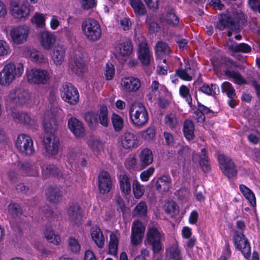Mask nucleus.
<instances>
[{"instance_id": "obj_1", "label": "nucleus", "mask_w": 260, "mask_h": 260, "mask_svg": "<svg viewBox=\"0 0 260 260\" xmlns=\"http://www.w3.org/2000/svg\"><path fill=\"white\" fill-rule=\"evenodd\" d=\"M132 124L136 128H142L148 122V113L145 107L140 102L133 103L129 110Z\"/></svg>"}, {"instance_id": "obj_2", "label": "nucleus", "mask_w": 260, "mask_h": 260, "mask_svg": "<svg viewBox=\"0 0 260 260\" xmlns=\"http://www.w3.org/2000/svg\"><path fill=\"white\" fill-rule=\"evenodd\" d=\"M23 66L21 63L6 64L0 72V84L9 85L17 77H20L23 72Z\"/></svg>"}, {"instance_id": "obj_3", "label": "nucleus", "mask_w": 260, "mask_h": 260, "mask_svg": "<svg viewBox=\"0 0 260 260\" xmlns=\"http://www.w3.org/2000/svg\"><path fill=\"white\" fill-rule=\"evenodd\" d=\"M82 30L86 39L96 42L102 37V29L99 22L93 18H87L82 22Z\"/></svg>"}, {"instance_id": "obj_4", "label": "nucleus", "mask_w": 260, "mask_h": 260, "mask_svg": "<svg viewBox=\"0 0 260 260\" xmlns=\"http://www.w3.org/2000/svg\"><path fill=\"white\" fill-rule=\"evenodd\" d=\"M216 28L222 30L225 28H228L230 30L228 31L227 35L230 37L232 35V31L238 32L240 31L241 27L240 22L238 20H235L232 17L227 15H221L219 18L218 21L215 25Z\"/></svg>"}, {"instance_id": "obj_5", "label": "nucleus", "mask_w": 260, "mask_h": 260, "mask_svg": "<svg viewBox=\"0 0 260 260\" xmlns=\"http://www.w3.org/2000/svg\"><path fill=\"white\" fill-rule=\"evenodd\" d=\"M62 99L71 105L77 104L79 100V94L77 89L70 83L66 82L62 85L61 90Z\"/></svg>"}, {"instance_id": "obj_6", "label": "nucleus", "mask_w": 260, "mask_h": 260, "mask_svg": "<svg viewBox=\"0 0 260 260\" xmlns=\"http://www.w3.org/2000/svg\"><path fill=\"white\" fill-rule=\"evenodd\" d=\"M27 81L35 84H45L50 79V74L45 70L32 69L27 72Z\"/></svg>"}, {"instance_id": "obj_7", "label": "nucleus", "mask_w": 260, "mask_h": 260, "mask_svg": "<svg viewBox=\"0 0 260 260\" xmlns=\"http://www.w3.org/2000/svg\"><path fill=\"white\" fill-rule=\"evenodd\" d=\"M163 234L156 228H150L147 233V240L152 246V250L157 253L162 249L161 239Z\"/></svg>"}, {"instance_id": "obj_8", "label": "nucleus", "mask_w": 260, "mask_h": 260, "mask_svg": "<svg viewBox=\"0 0 260 260\" xmlns=\"http://www.w3.org/2000/svg\"><path fill=\"white\" fill-rule=\"evenodd\" d=\"M16 146L21 153L25 155H31L35 151L31 138L24 134L18 136L16 141Z\"/></svg>"}, {"instance_id": "obj_9", "label": "nucleus", "mask_w": 260, "mask_h": 260, "mask_svg": "<svg viewBox=\"0 0 260 260\" xmlns=\"http://www.w3.org/2000/svg\"><path fill=\"white\" fill-rule=\"evenodd\" d=\"M10 5L12 15L15 18L25 19L29 15L30 9L24 5L23 0H12Z\"/></svg>"}, {"instance_id": "obj_10", "label": "nucleus", "mask_w": 260, "mask_h": 260, "mask_svg": "<svg viewBox=\"0 0 260 260\" xmlns=\"http://www.w3.org/2000/svg\"><path fill=\"white\" fill-rule=\"evenodd\" d=\"M234 239L237 248L241 251L244 257H248L251 254V249L249 243L245 236L242 233L236 231Z\"/></svg>"}, {"instance_id": "obj_11", "label": "nucleus", "mask_w": 260, "mask_h": 260, "mask_svg": "<svg viewBox=\"0 0 260 260\" xmlns=\"http://www.w3.org/2000/svg\"><path fill=\"white\" fill-rule=\"evenodd\" d=\"M6 99L13 104L20 105L26 103L30 99V95L25 90L18 89L10 91L7 95Z\"/></svg>"}, {"instance_id": "obj_12", "label": "nucleus", "mask_w": 260, "mask_h": 260, "mask_svg": "<svg viewBox=\"0 0 260 260\" xmlns=\"http://www.w3.org/2000/svg\"><path fill=\"white\" fill-rule=\"evenodd\" d=\"M28 31L27 25H20L14 27L10 31V35L15 43L20 44L26 40Z\"/></svg>"}, {"instance_id": "obj_13", "label": "nucleus", "mask_w": 260, "mask_h": 260, "mask_svg": "<svg viewBox=\"0 0 260 260\" xmlns=\"http://www.w3.org/2000/svg\"><path fill=\"white\" fill-rule=\"evenodd\" d=\"M145 230V228L142 222L138 220L133 222L131 236V241L133 245H138L142 242Z\"/></svg>"}, {"instance_id": "obj_14", "label": "nucleus", "mask_w": 260, "mask_h": 260, "mask_svg": "<svg viewBox=\"0 0 260 260\" xmlns=\"http://www.w3.org/2000/svg\"><path fill=\"white\" fill-rule=\"evenodd\" d=\"M112 180L109 173L105 171H101L98 177V187L102 194L108 193L112 188Z\"/></svg>"}, {"instance_id": "obj_15", "label": "nucleus", "mask_w": 260, "mask_h": 260, "mask_svg": "<svg viewBox=\"0 0 260 260\" xmlns=\"http://www.w3.org/2000/svg\"><path fill=\"white\" fill-rule=\"evenodd\" d=\"M122 89L126 93L137 91L141 87L139 79L134 77H125L121 80Z\"/></svg>"}, {"instance_id": "obj_16", "label": "nucleus", "mask_w": 260, "mask_h": 260, "mask_svg": "<svg viewBox=\"0 0 260 260\" xmlns=\"http://www.w3.org/2000/svg\"><path fill=\"white\" fill-rule=\"evenodd\" d=\"M69 67L70 72L78 76L82 75L87 71L83 59L79 55L74 56Z\"/></svg>"}, {"instance_id": "obj_17", "label": "nucleus", "mask_w": 260, "mask_h": 260, "mask_svg": "<svg viewBox=\"0 0 260 260\" xmlns=\"http://www.w3.org/2000/svg\"><path fill=\"white\" fill-rule=\"evenodd\" d=\"M120 142L123 148L129 149L137 147L139 141L134 134L125 132L120 137Z\"/></svg>"}, {"instance_id": "obj_18", "label": "nucleus", "mask_w": 260, "mask_h": 260, "mask_svg": "<svg viewBox=\"0 0 260 260\" xmlns=\"http://www.w3.org/2000/svg\"><path fill=\"white\" fill-rule=\"evenodd\" d=\"M67 215L72 223H79L82 219V212L79 205L75 203L71 204L67 210Z\"/></svg>"}, {"instance_id": "obj_19", "label": "nucleus", "mask_w": 260, "mask_h": 260, "mask_svg": "<svg viewBox=\"0 0 260 260\" xmlns=\"http://www.w3.org/2000/svg\"><path fill=\"white\" fill-rule=\"evenodd\" d=\"M139 58L143 66H148L150 64L153 60L152 54L150 53L147 45L144 42L139 44Z\"/></svg>"}, {"instance_id": "obj_20", "label": "nucleus", "mask_w": 260, "mask_h": 260, "mask_svg": "<svg viewBox=\"0 0 260 260\" xmlns=\"http://www.w3.org/2000/svg\"><path fill=\"white\" fill-rule=\"evenodd\" d=\"M68 127L76 137L81 138L84 136L85 133L83 123L75 117H72L68 120Z\"/></svg>"}, {"instance_id": "obj_21", "label": "nucleus", "mask_w": 260, "mask_h": 260, "mask_svg": "<svg viewBox=\"0 0 260 260\" xmlns=\"http://www.w3.org/2000/svg\"><path fill=\"white\" fill-rule=\"evenodd\" d=\"M46 152L50 155H55L58 151L59 140L53 135L47 136L44 140Z\"/></svg>"}, {"instance_id": "obj_22", "label": "nucleus", "mask_w": 260, "mask_h": 260, "mask_svg": "<svg viewBox=\"0 0 260 260\" xmlns=\"http://www.w3.org/2000/svg\"><path fill=\"white\" fill-rule=\"evenodd\" d=\"M40 39L42 46L46 50H49L56 42L54 34L47 30L41 32Z\"/></svg>"}, {"instance_id": "obj_23", "label": "nucleus", "mask_w": 260, "mask_h": 260, "mask_svg": "<svg viewBox=\"0 0 260 260\" xmlns=\"http://www.w3.org/2000/svg\"><path fill=\"white\" fill-rule=\"evenodd\" d=\"M45 193L47 200L51 203L57 204L61 200V191L57 187L49 186L46 188Z\"/></svg>"}, {"instance_id": "obj_24", "label": "nucleus", "mask_w": 260, "mask_h": 260, "mask_svg": "<svg viewBox=\"0 0 260 260\" xmlns=\"http://www.w3.org/2000/svg\"><path fill=\"white\" fill-rule=\"evenodd\" d=\"M92 240L99 248H103L105 245V238L101 229L98 226H93L90 231Z\"/></svg>"}, {"instance_id": "obj_25", "label": "nucleus", "mask_w": 260, "mask_h": 260, "mask_svg": "<svg viewBox=\"0 0 260 260\" xmlns=\"http://www.w3.org/2000/svg\"><path fill=\"white\" fill-rule=\"evenodd\" d=\"M155 51L156 56L160 58L169 56L172 53V51L169 45L162 41H159L156 44Z\"/></svg>"}, {"instance_id": "obj_26", "label": "nucleus", "mask_w": 260, "mask_h": 260, "mask_svg": "<svg viewBox=\"0 0 260 260\" xmlns=\"http://www.w3.org/2000/svg\"><path fill=\"white\" fill-rule=\"evenodd\" d=\"M65 49L60 45L55 46L52 52V58L54 63L57 66L61 65L64 61L65 57Z\"/></svg>"}, {"instance_id": "obj_27", "label": "nucleus", "mask_w": 260, "mask_h": 260, "mask_svg": "<svg viewBox=\"0 0 260 260\" xmlns=\"http://www.w3.org/2000/svg\"><path fill=\"white\" fill-rule=\"evenodd\" d=\"M13 119L17 122L28 125H34L35 120L31 118L30 115L26 113L20 112H13L12 114Z\"/></svg>"}, {"instance_id": "obj_28", "label": "nucleus", "mask_w": 260, "mask_h": 260, "mask_svg": "<svg viewBox=\"0 0 260 260\" xmlns=\"http://www.w3.org/2000/svg\"><path fill=\"white\" fill-rule=\"evenodd\" d=\"M129 3L136 16H142L147 13V9L142 0H129Z\"/></svg>"}, {"instance_id": "obj_29", "label": "nucleus", "mask_w": 260, "mask_h": 260, "mask_svg": "<svg viewBox=\"0 0 260 260\" xmlns=\"http://www.w3.org/2000/svg\"><path fill=\"white\" fill-rule=\"evenodd\" d=\"M44 127L47 133L53 134L57 128L56 118L53 113L50 118L45 117L44 122Z\"/></svg>"}, {"instance_id": "obj_30", "label": "nucleus", "mask_w": 260, "mask_h": 260, "mask_svg": "<svg viewBox=\"0 0 260 260\" xmlns=\"http://www.w3.org/2000/svg\"><path fill=\"white\" fill-rule=\"evenodd\" d=\"M171 185V179L167 176L158 178L156 182V189L160 192L168 191Z\"/></svg>"}, {"instance_id": "obj_31", "label": "nucleus", "mask_w": 260, "mask_h": 260, "mask_svg": "<svg viewBox=\"0 0 260 260\" xmlns=\"http://www.w3.org/2000/svg\"><path fill=\"white\" fill-rule=\"evenodd\" d=\"M41 167L43 175L46 177L57 176L60 174L59 170L53 164H43Z\"/></svg>"}, {"instance_id": "obj_32", "label": "nucleus", "mask_w": 260, "mask_h": 260, "mask_svg": "<svg viewBox=\"0 0 260 260\" xmlns=\"http://www.w3.org/2000/svg\"><path fill=\"white\" fill-rule=\"evenodd\" d=\"M120 187L124 194H128L131 191V185L128 176L124 173H122L119 177Z\"/></svg>"}, {"instance_id": "obj_33", "label": "nucleus", "mask_w": 260, "mask_h": 260, "mask_svg": "<svg viewBox=\"0 0 260 260\" xmlns=\"http://www.w3.org/2000/svg\"><path fill=\"white\" fill-rule=\"evenodd\" d=\"M183 133L186 139L190 141L194 138V125L193 122L188 119L185 120L183 124Z\"/></svg>"}, {"instance_id": "obj_34", "label": "nucleus", "mask_w": 260, "mask_h": 260, "mask_svg": "<svg viewBox=\"0 0 260 260\" xmlns=\"http://www.w3.org/2000/svg\"><path fill=\"white\" fill-rule=\"evenodd\" d=\"M132 50L133 47L131 42L129 41L119 43L116 47V52L123 56L129 55Z\"/></svg>"}, {"instance_id": "obj_35", "label": "nucleus", "mask_w": 260, "mask_h": 260, "mask_svg": "<svg viewBox=\"0 0 260 260\" xmlns=\"http://www.w3.org/2000/svg\"><path fill=\"white\" fill-rule=\"evenodd\" d=\"M219 167L223 174L229 178L235 177L237 170L235 164H219Z\"/></svg>"}, {"instance_id": "obj_36", "label": "nucleus", "mask_w": 260, "mask_h": 260, "mask_svg": "<svg viewBox=\"0 0 260 260\" xmlns=\"http://www.w3.org/2000/svg\"><path fill=\"white\" fill-rule=\"evenodd\" d=\"M44 233L45 238L49 242L55 245H57L60 242V237L55 233L50 226H46Z\"/></svg>"}, {"instance_id": "obj_37", "label": "nucleus", "mask_w": 260, "mask_h": 260, "mask_svg": "<svg viewBox=\"0 0 260 260\" xmlns=\"http://www.w3.org/2000/svg\"><path fill=\"white\" fill-rule=\"evenodd\" d=\"M224 74L229 78H232L235 83L238 85L246 84V81L242 76L238 72L226 69L224 71Z\"/></svg>"}, {"instance_id": "obj_38", "label": "nucleus", "mask_w": 260, "mask_h": 260, "mask_svg": "<svg viewBox=\"0 0 260 260\" xmlns=\"http://www.w3.org/2000/svg\"><path fill=\"white\" fill-rule=\"evenodd\" d=\"M166 254L171 260H182L180 250L176 243L167 249Z\"/></svg>"}, {"instance_id": "obj_39", "label": "nucleus", "mask_w": 260, "mask_h": 260, "mask_svg": "<svg viewBox=\"0 0 260 260\" xmlns=\"http://www.w3.org/2000/svg\"><path fill=\"white\" fill-rule=\"evenodd\" d=\"M118 244L119 238L118 236L114 234H111L110 236L109 251L108 253L117 256Z\"/></svg>"}, {"instance_id": "obj_40", "label": "nucleus", "mask_w": 260, "mask_h": 260, "mask_svg": "<svg viewBox=\"0 0 260 260\" xmlns=\"http://www.w3.org/2000/svg\"><path fill=\"white\" fill-rule=\"evenodd\" d=\"M97 114L98 122H99L103 126L107 127L110 122V119L108 117V111L107 107H101Z\"/></svg>"}, {"instance_id": "obj_41", "label": "nucleus", "mask_w": 260, "mask_h": 260, "mask_svg": "<svg viewBox=\"0 0 260 260\" xmlns=\"http://www.w3.org/2000/svg\"><path fill=\"white\" fill-rule=\"evenodd\" d=\"M68 249L72 253L78 254L81 251V246L78 240L71 237L68 240Z\"/></svg>"}, {"instance_id": "obj_42", "label": "nucleus", "mask_w": 260, "mask_h": 260, "mask_svg": "<svg viewBox=\"0 0 260 260\" xmlns=\"http://www.w3.org/2000/svg\"><path fill=\"white\" fill-rule=\"evenodd\" d=\"M240 190L245 198L249 201L250 205L254 207L256 205V199L251 190L244 185H240Z\"/></svg>"}, {"instance_id": "obj_43", "label": "nucleus", "mask_w": 260, "mask_h": 260, "mask_svg": "<svg viewBox=\"0 0 260 260\" xmlns=\"http://www.w3.org/2000/svg\"><path fill=\"white\" fill-rule=\"evenodd\" d=\"M228 48L234 52H241L243 53H248L251 50V47L246 43L237 44L234 43L228 45Z\"/></svg>"}, {"instance_id": "obj_44", "label": "nucleus", "mask_w": 260, "mask_h": 260, "mask_svg": "<svg viewBox=\"0 0 260 260\" xmlns=\"http://www.w3.org/2000/svg\"><path fill=\"white\" fill-rule=\"evenodd\" d=\"M165 122L170 129H173L178 125V120L175 113L167 114L165 118Z\"/></svg>"}, {"instance_id": "obj_45", "label": "nucleus", "mask_w": 260, "mask_h": 260, "mask_svg": "<svg viewBox=\"0 0 260 260\" xmlns=\"http://www.w3.org/2000/svg\"><path fill=\"white\" fill-rule=\"evenodd\" d=\"M8 211L9 216L12 218H17L22 214L19 205L15 203H11L8 205Z\"/></svg>"}, {"instance_id": "obj_46", "label": "nucleus", "mask_w": 260, "mask_h": 260, "mask_svg": "<svg viewBox=\"0 0 260 260\" xmlns=\"http://www.w3.org/2000/svg\"><path fill=\"white\" fill-rule=\"evenodd\" d=\"M200 90L210 95L217 94L219 92V88L215 84H211L210 86L207 84H204L200 87Z\"/></svg>"}, {"instance_id": "obj_47", "label": "nucleus", "mask_w": 260, "mask_h": 260, "mask_svg": "<svg viewBox=\"0 0 260 260\" xmlns=\"http://www.w3.org/2000/svg\"><path fill=\"white\" fill-rule=\"evenodd\" d=\"M221 89L223 92L225 93L229 98H235L236 97L235 89L229 82H224L221 85Z\"/></svg>"}, {"instance_id": "obj_48", "label": "nucleus", "mask_w": 260, "mask_h": 260, "mask_svg": "<svg viewBox=\"0 0 260 260\" xmlns=\"http://www.w3.org/2000/svg\"><path fill=\"white\" fill-rule=\"evenodd\" d=\"M20 168L24 173L29 176H36L38 170L33 164H22Z\"/></svg>"}, {"instance_id": "obj_49", "label": "nucleus", "mask_w": 260, "mask_h": 260, "mask_svg": "<svg viewBox=\"0 0 260 260\" xmlns=\"http://www.w3.org/2000/svg\"><path fill=\"white\" fill-rule=\"evenodd\" d=\"M139 158L141 162H152L153 153L149 149L145 148L141 151Z\"/></svg>"}, {"instance_id": "obj_50", "label": "nucleus", "mask_w": 260, "mask_h": 260, "mask_svg": "<svg viewBox=\"0 0 260 260\" xmlns=\"http://www.w3.org/2000/svg\"><path fill=\"white\" fill-rule=\"evenodd\" d=\"M112 122L115 132H118L122 130L123 127V120L119 115L113 114Z\"/></svg>"}, {"instance_id": "obj_51", "label": "nucleus", "mask_w": 260, "mask_h": 260, "mask_svg": "<svg viewBox=\"0 0 260 260\" xmlns=\"http://www.w3.org/2000/svg\"><path fill=\"white\" fill-rule=\"evenodd\" d=\"M179 94L182 98L186 99L188 105L191 107L192 99L190 94L189 88L185 85H181L179 89Z\"/></svg>"}, {"instance_id": "obj_52", "label": "nucleus", "mask_w": 260, "mask_h": 260, "mask_svg": "<svg viewBox=\"0 0 260 260\" xmlns=\"http://www.w3.org/2000/svg\"><path fill=\"white\" fill-rule=\"evenodd\" d=\"M166 19L168 24H171L173 26L178 25L179 22V18L175 14L173 9H171L167 12Z\"/></svg>"}, {"instance_id": "obj_53", "label": "nucleus", "mask_w": 260, "mask_h": 260, "mask_svg": "<svg viewBox=\"0 0 260 260\" xmlns=\"http://www.w3.org/2000/svg\"><path fill=\"white\" fill-rule=\"evenodd\" d=\"M156 135V132L153 126H149L146 130L141 132V136L146 141L153 140Z\"/></svg>"}, {"instance_id": "obj_54", "label": "nucleus", "mask_w": 260, "mask_h": 260, "mask_svg": "<svg viewBox=\"0 0 260 260\" xmlns=\"http://www.w3.org/2000/svg\"><path fill=\"white\" fill-rule=\"evenodd\" d=\"M133 192L137 199H140L144 193V187L137 180H135L133 184Z\"/></svg>"}, {"instance_id": "obj_55", "label": "nucleus", "mask_w": 260, "mask_h": 260, "mask_svg": "<svg viewBox=\"0 0 260 260\" xmlns=\"http://www.w3.org/2000/svg\"><path fill=\"white\" fill-rule=\"evenodd\" d=\"M147 211L146 204L144 202H141L135 207L134 214L136 216H145Z\"/></svg>"}, {"instance_id": "obj_56", "label": "nucleus", "mask_w": 260, "mask_h": 260, "mask_svg": "<svg viewBox=\"0 0 260 260\" xmlns=\"http://www.w3.org/2000/svg\"><path fill=\"white\" fill-rule=\"evenodd\" d=\"M164 209L167 213L171 215L174 214L177 212V205L172 201L167 202L164 206Z\"/></svg>"}, {"instance_id": "obj_57", "label": "nucleus", "mask_w": 260, "mask_h": 260, "mask_svg": "<svg viewBox=\"0 0 260 260\" xmlns=\"http://www.w3.org/2000/svg\"><path fill=\"white\" fill-rule=\"evenodd\" d=\"M84 118L88 125L98 123V114L93 112H88L84 115Z\"/></svg>"}, {"instance_id": "obj_58", "label": "nucleus", "mask_w": 260, "mask_h": 260, "mask_svg": "<svg viewBox=\"0 0 260 260\" xmlns=\"http://www.w3.org/2000/svg\"><path fill=\"white\" fill-rule=\"evenodd\" d=\"M45 19L42 14L36 13L35 16L31 18V21L37 26L40 27H43L45 26Z\"/></svg>"}, {"instance_id": "obj_59", "label": "nucleus", "mask_w": 260, "mask_h": 260, "mask_svg": "<svg viewBox=\"0 0 260 260\" xmlns=\"http://www.w3.org/2000/svg\"><path fill=\"white\" fill-rule=\"evenodd\" d=\"M183 69H179L176 71V74L182 79L190 81L192 79V76L193 75V72H187Z\"/></svg>"}, {"instance_id": "obj_60", "label": "nucleus", "mask_w": 260, "mask_h": 260, "mask_svg": "<svg viewBox=\"0 0 260 260\" xmlns=\"http://www.w3.org/2000/svg\"><path fill=\"white\" fill-rule=\"evenodd\" d=\"M88 144L93 151H98L102 148V143L96 139L92 138L90 139Z\"/></svg>"}, {"instance_id": "obj_61", "label": "nucleus", "mask_w": 260, "mask_h": 260, "mask_svg": "<svg viewBox=\"0 0 260 260\" xmlns=\"http://www.w3.org/2000/svg\"><path fill=\"white\" fill-rule=\"evenodd\" d=\"M193 159L198 161L199 162H204L208 161L209 158L205 149H202L200 154L193 156Z\"/></svg>"}, {"instance_id": "obj_62", "label": "nucleus", "mask_w": 260, "mask_h": 260, "mask_svg": "<svg viewBox=\"0 0 260 260\" xmlns=\"http://www.w3.org/2000/svg\"><path fill=\"white\" fill-rule=\"evenodd\" d=\"M31 59L34 62H43L45 61V57L40 52L33 51L30 54Z\"/></svg>"}, {"instance_id": "obj_63", "label": "nucleus", "mask_w": 260, "mask_h": 260, "mask_svg": "<svg viewBox=\"0 0 260 260\" xmlns=\"http://www.w3.org/2000/svg\"><path fill=\"white\" fill-rule=\"evenodd\" d=\"M115 74V69L114 66L112 63H107L105 76L108 80L113 79Z\"/></svg>"}, {"instance_id": "obj_64", "label": "nucleus", "mask_w": 260, "mask_h": 260, "mask_svg": "<svg viewBox=\"0 0 260 260\" xmlns=\"http://www.w3.org/2000/svg\"><path fill=\"white\" fill-rule=\"evenodd\" d=\"M10 49L7 43L0 40V56H5L10 53Z\"/></svg>"}]
</instances>
